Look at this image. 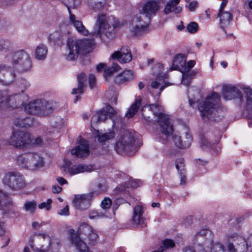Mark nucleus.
Masks as SVG:
<instances>
[{
    "label": "nucleus",
    "mask_w": 252,
    "mask_h": 252,
    "mask_svg": "<svg viewBox=\"0 0 252 252\" xmlns=\"http://www.w3.org/2000/svg\"><path fill=\"white\" fill-rule=\"evenodd\" d=\"M175 146L179 149L184 150L189 148L190 144V143H175Z\"/></svg>",
    "instance_id": "obj_58"
},
{
    "label": "nucleus",
    "mask_w": 252,
    "mask_h": 252,
    "mask_svg": "<svg viewBox=\"0 0 252 252\" xmlns=\"http://www.w3.org/2000/svg\"><path fill=\"white\" fill-rule=\"evenodd\" d=\"M52 200L51 199H48L46 202H43L38 205V208L40 209H45L47 211H49L51 208V203Z\"/></svg>",
    "instance_id": "obj_51"
},
{
    "label": "nucleus",
    "mask_w": 252,
    "mask_h": 252,
    "mask_svg": "<svg viewBox=\"0 0 252 252\" xmlns=\"http://www.w3.org/2000/svg\"><path fill=\"white\" fill-rule=\"evenodd\" d=\"M120 26L119 22L113 17H106L105 14L99 13L92 35L105 42L116 37L115 29Z\"/></svg>",
    "instance_id": "obj_2"
},
{
    "label": "nucleus",
    "mask_w": 252,
    "mask_h": 252,
    "mask_svg": "<svg viewBox=\"0 0 252 252\" xmlns=\"http://www.w3.org/2000/svg\"><path fill=\"white\" fill-rule=\"evenodd\" d=\"M11 145L15 147L16 148L20 149H25L28 143H11Z\"/></svg>",
    "instance_id": "obj_62"
},
{
    "label": "nucleus",
    "mask_w": 252,
    "mask_h": 252,
    "mask_svg": "<svg viewBox=\"0 0 252 252\" xmlns=\"http://www.w3.org/2000/svg\"><path fill=\"white\" fill-rule=\"evenodd\" d=\"M29 156L27 155L19 156L16 158L17 164L21 167L28 169L30 166Z\"/></svg>",
    "instance_id": "obj_36"
},
{
    "label": "nucleus",
    "mask_w": 252,
    "mask_h": 252,
    "mask_svg": "<svg viewBox=\"0 0 252 252\" xmlns=\"http://www.w3.org/2000/svg\"><path fill=\"white\" fill-rule=\"evenodd\" d=\"M12 200L8 193L0 189V209L5 210L6 207L12 205ZM5 232L4 223L0 222V235H3Z\"/></svg>",
    "instance_id": "obj_12"
},
{
    "label": "nucleus",
    "mask_w": 252,
    "mask_h": 252,
    "mask_svg": "<svg viewBox=\"0 0 252 252\" xmlns=\"http://www.w3.org/2000/svg\"><path fill=\"white\" fill-rule=\"evenodd\" d=\"M210 245H211V240H206L203 244H196L193 249L190 247H186L184 248L183 252H208L210 250Z\"/></svg>",
    "instance_id": "obj_24"
},
{
    "label": "nucleus",
    "mask_w": 252,
    "mask_h": 252,
    "mask_svg": "<svg viewBox=\"0 0 252 252\" xmlns=\"http://www.w3.org/2000/svg\"><path fill=\"white\" fill-rule=\"evenodd\" d=\"M93 135L94 138H97L98 142H106L112 140L114 138L115 132L113 130L102 132L99 130L94 129Z\"/></svg>",
    "instance_id": "obj_19"
},
{
    "label": "nucleus",
    "mask_w": 252,
    "mask_h": 252,
    "mask_svg": "<svg viewBox=\"0 0 252 252\" xmlns=\"http://www.w3.org/2000/svg\"><path fill=\"white\" fill-rule=\"evenodd\" d=\"M142 144V143H126V155H133L141 146Z\"/></svg>",
    "instance_id": "obj_34"
},
{
    "label": "nucleus",
    "mask_w": 252,
    "mask_h": 252,
    "mask_svg": "<svg viewBox=\"0 0 252 252\" xmlns=\"http://www.w3.org/2000/svg\"><path fill=\"white\" fill-rule=\"evenodd\" d=\"M216 143H200L199 147L203 150L211 151L212 146L215 145ZM215 145H216L215 144Z\"/></svg>",
    "instance_id": "obj_56"
},
{
    "label": "nucleus",
    "mask_w": 252,
    "mask_h": 252,
    "mask_svg": "<svg viewBox=\"0 0 252 252\" xmlns=\"http://www.w3.org/2000/svg\"><path fill=\"white\" fill-rule=\"evenodd\" d=\"M72 155L78 157H85L90 153L88 143H80V144L71 151Z\"/></svg>",
    "instance_id": "obj_23"
},
{
    "label": "nucleus",
    "mask_w": 252,
    "mask_h": 252,
    "mask_svg": "<svg viewBox=\"0 0 252 252\" xmlns=\"http://www.w3.org/2000/svg\"><path fill=\"white\" fill-rule=\"evenodd\" d=\"M163 108L158 103L152 104L149 106H145L141 109L143 121L146 125L150 124L152 119L150 116L153 114L157 117L156 121L160 126L161 132L167 138L172 135L173 132V125L170 122L169 117L162 113Z\"/></svg>",
    "instance_id": "obj_1"
},
{
    "label": "nucleus",
    "mask_w": 252,
    "mask_h": 252,
    "mask_svg": "<svg viewBox=\"0 0 252 252\" xmlns=\"http://www.w3.org/2000/svg\"><path fill=\"white\" fill-rule=\"evenodd\" d=\"M222 95L225 100H231L242 96L240 90L237 87L231 85L223 87Z\"/></svg>",
    "instance_id": "obj_16"
},
{
    "label": "nucleus",
    "mask_w": 252,
    "mask_h": 252,
    "mask_svg": "<svg viewBox=\"0 0 252 252\" xmlns=\"http://www.w3.org/2000/svg\"><path fill=\"white\" fill-rule=\"evenodd\" d=\"M126 143H115L114 148L117 153L126 155Z\"/></svg>",
    "instance_id": "obj_48"
},
{
    "label": "nucleus",
    "mask_w": 252,
    "mask_h": 252,
    "mask_svg": "<svg viewBox=\"0 0 252 252\" xmlns=\"http://www.w3.org/2000/svg\"><path fill=\"white\" fill-rule=\"evenodd\" d=\"M46 104V100L37 99L32 101V115L44 116V105Z\"/></svg>",
    "instance_id": "obj_25"
},
{
    "label": "nucleus",
    "mask_w": 252,
    "mask_h": 252,
    "mask_svg": "<svg viewBox=\"0 0 252 252\" xmlns=\"http://www.w3.org/2000/svg\"><path fill=\"white\" fill-rule=\"evenodd\" d=\"M15 126L20 127H29L32 125V118L30 116L27 117L25 119H17L14 122Z\"/></svg>",
    "instance_id": "obj_38"
},
{
    "label": "nucleus",
    "mask_w": 252,
    "mask_h": 252,
    "mask_svg": "<svg viewBox=\"0 0 252 252\" xmlns=\"http://www.w3.org/2000/svg\"><path fill=\"white\" fill-rule=\"evenodd\" d=\"M78 231L80 234H84L88 235V240L92 245H94L98 239V235L96 232L86 223L83 222L80 224Z\"/></svg>",
    "instance_id": "obj_11"
},
{
    "label": "nucleus",
    "mask_w": 252,
    "mask_h": 252,
    "mask_svg": "<svg viewBox=\"0 0 252 252\" xmlns=\"http://www.w3.org/2000/svg\"><path fill=\"white\" fill-rule=\"evenodd\" d=\"M180 176V185H184L186 183V171L181 172L179 173Z\"/></svg>",
    "instance_id": "obj_61"
},
{
    "label": "nucleus",
    "mask_w": 252,
    "mask_h": 252,
    "mask_svg": "<svg viewBox=\"0 0 252 252\" xmlns=\"http://www.w3.org/2000/svg\"><path fill=\"white\" fill-rule=\"evenodd\" d=\"M175 167L179 173L186 171L184 159L181 158L177 159L175 161Z\"/></svg>",
    "instance_id": "obj_46"
},
{
    "label": "nucleus",
    "mask_w": 252,
    "mask_h": 252,
    "mask_svg": "<svg viewBox=\"0 0 252 252\" xmlns=\"http://www.w3.org/2000/svg\"><path fill=\"white\" fill-rule=\"evenodd\" d=\"M58 106V103L55 101L46 100V104L44 105L43 107L44 116L52 113Z\"/></svg>",
    "instance_id": "obj_41"
},
{
    "label": "nucleus",
    "mask_w": 252,
    "mask_h": 252,
    "mask_svg": "<svg viewBox=\"0 0 252 252\" xmlns=\"http://www.w3.org/2000/svg\"><path fill=\"white\" fill-rule=\"evenodd\" d=\"M112 204V201L110 199L108 198H105L101 202V206L103 212L108 211V209H109Z\"/></svg>",
    "instance_id": "obj_49"
},
{
    "label": "nucleus",
    "mask_w": 252,
    "mask_h": 252,
    "mask_svg": "<svg viewBox=\"0 0 252 252\" xmlns=\"http://www.w3.org/2000/svg\"><path fill=\"white\" fill-rule=\"evenodd\" d=\"M143 210L142 206L138 205L133 208L132 222L138 227L143 228L146 226L145 219L143 217Z\"/></svg>",
    "instance_id": "obj_14"
},
{
    "label": "nucleus",
    "mask_w": 252,
    "mask_h": 252,
    "mask_svg": "<svg viewBox=\"0 0 252 252\" xmlns=\"http://www.w3.org/2000/svg\"><path fill=\"white\" fill-rule=\"evenodd\" d=\"M220 96L218 93H213L205 100L199 102L198 109L202 118L211 121H217Z\"/></svg>",
    "instance_id": "obj_3"
},
{
    "label": "nucleus",
    "mask_w": 252,
    "mask_h": 252,
    "mask_svg": "<svg viewBox=\"0 0 252 252\" xmlns=\"http://www.w3.org/2000/svg\"><path fill=\"white\" fill-rule=\"evenodd\" d=\"M118 93L114 89H112L107 91L105 93V96L111 103H117Z\"/></svg>",
    "instance_id": "obj_43"
},
{
    "label": "nucleus",
    "mask_w": 252,
    "mask_h": 252,
    "mask_svg": "<svg viewBox=\"0 0 252 252\" xmlns=\"http://www.w3.org/2000/svg\"><path fill=\"white\" fill-rule=\"evenodd\" d=\"M9 67L4 64L0 65V82L7 85L12 82L15 78L14 74L9 72Z\"/></svg>",
    "instance_id": "obj_17"
},
{
    "label": "nucleus",
    "mask_w": 252,
    "mask_h": 252,
    "mask_svg": "<svg viewBox=\"0 0 252 252\" xmlns=\"http://www.w3.org/2000/svg\"><path fill=\"white\" fill-rule=\"evenodd\" d=\"M32 171H38L44 166L43 158L37 153L32 154Z\"/></svg>",
    "instance_id": "obj_31"
},
{
    "label": "nucleus",
    "mask_w": 252,
    "mask_h": 252,
    "mask_svg": "<svg viewBox=\"0 0 252 252\" xmlns=\"http://www.w3.org/2000/svg\"><path fill=\"white\" fill-rule=\"evenodd\" d=\"M48 49L46 46L40 44L35 50V58L39 61H43L46 57Z\"/></svg>",
    "instance_id": "obj_33"
},
{
    "label": "nucleus",
    "mask_w": 252,
    "mask_h": 252,
    "mask_svg": "<svg viewBox=\"0 0 252 252\" xmlns=\"http://www.w3.org/2000/svg\"><path fill=\"white\" fill-rule=\"evenodd\" d=\"M151 18L145 14L140 9L132 19L130 23V29L132 32L136 34L144 32L151 22Z\"/></svg>",
    "instance_id": "obj_8"
},
{
    "label": "nucleus",
    "mask_w": 252,
    "mask_h": 252,
    "mask_svg": "<svg viewBox=\"0 0 252 252\" xmlns=\"http://www.w3.org/2000/svg\"><path fill=\"white\" fill-rule=\"evenodd\" d=\"M182 73V83L186 86H189L191 81L194 78L196 72L194 70L183 69L181 71Z\"/></svg>",
    "instance_id": "obj_29"
},
{
    "label": "nucleus",
    "mask_w": 252,
    "mask_h": 252,
    "mask_svg": "<svg viewBox=\"0 0 252 252\" xmlns=\"http://www.w3.org/2000/svg\"><path fill=\"white\" fill-rule=\"evenodd\" d=\"M126 137H128V142H136V141H139L140 139L139 138V136L136 133H132V132H126L125 137L123 138V140H122L121 142H126Z\"/></svg>",
    "instance_id": "obj_45"
},
{
    "label": "nucleus",
    "mask_w": 252,
    "mask_h": 252,
    "mask_svg": "<svg viewBox=\"0 0 252 252\" xmlns=\"http://www.w3.org/2000/svg\"><path fill=\"white\" fill-rule=\"evenodd\" d=\"M141 104V98L139 96L129 108L125 116L127 118H132L138 111Z\"/></svg>",
    "instance_id": "obj_32"
},
{
    "label": "nucleus",
    "mask_w": 252,
    "mask_h": 252,
    "mask_svg": "<svg viewBox=\"0 0 252 252\" xmlns=\"http://www.w3.org/2000/svg\"><path fill=\"white\" fill-rule=\"evenodd\" d=\"M75 2L76 0H64L63 1V4L67 7L69 14L70 12H71L70 8H75L76 6Z\"/></svg>",
    "instance_id": "obj_55"
},
{
    "label": "nucleus",
    "mask_w": 252,
    "mask_h": 252,
    "mask_svg": "<svg viewBox=\"0 0 252 252\" xmlns=\"http://www.w3.org/2000/svg\"><path fill=\"white\" fill-rule=\"evenodd\" d=\"M10 42L5 40H0V52H6L9 50Z\"/></svg>",
    "instance_id": "obj_54"
},
{
    "label": "nucleus",
    "mask_w": 252,
    "mask_h": 252,
    "mask_svg": "<svg viewBox=\"0 0 252 252\" xmlns=\"http://www.w3.org/2000/svg\"><path fill=\"white\" fill-rule=\"evenodd\" d=\"M244 91L246 94V108L248 111L252 113V89L246 87L244 88Z\"/></svg>",
    "instance_id": "obj_37"
},
{
    "label": "nucleus",
    "mask_w": 252,
    "mask_h": 252,
    "mask_svg": "<svg viewBox=\"0 0 252 252\" xmlns=\"http://www.w3.org/2000/svg\"><path fill=\"white\" fill-rule=\"evenodd\" d=\"M96 78L94 74H90L89 77V85L91 88H93L95 85Z\"/></svg>",
    "instance_id": "obj_60"
},
{
    "label": "nucleus",
    "mask_w": 252,
    "mask_h": 252,
    "mask_svg": "<svg viewBox=\"0 0 252 252\" xmlns=\"http://www.w3.org/2000/svg\"><path fill=\"white\" fill-rule=\"evenodd\" d=\"M218 17L220 18V27L226 33L225 29L228 28L233 20L232 14L228 11L219 12Z\"/></svg>",
    "instance_id": "obj_21"
},
{
    "label": "nucleus",
    "mask_w": 252,
    "mask_h": 252,
    "mask_svg": "<svg viewBox=\"0 0 252 252\" xmlns=\"http://www.w3.org/2000/svg\"><path fill=\"white\" fill-rule=\"evenodd\" d=\"M210 250L211 252H224V247L220 243L213 244L211 241V245H210Z\"/></svg>",
    "instance_id": "obj_47"
},
{
    "label": "nucleus",
    "mask_w": 252,
    "mask_h": 252,
    "mask_svg": "<svg viewBox=\"0 0 252 252\" xmlns=\"http://www.w3.org/2000/svg\"><path fill=\"white\" fill-rule=\"evenodd\" d=\"M58 214L61 216H68L69 215V206L67 205L65 207L61 209Z\"/></svg>",
    "instance_id": "obj_59"
},
{
    "label": "nucleus",
    "mask_w": 252,
    "mask_h": 252,
    "mask_svg": "<svg viewBox=\"0 0 252 252\" xmlns=\"http://www.w3.org/2000/svg\"><path fill=\"white\" fill-rule=\"evenodd\" d=\"M165 81L158 77L156 80L152 81L151 84V88L149 89L150 93L155 97L157 99L159 98L161 92L167 87Z\"/></svg>",
    "instance_id": "obj_15"
},
{
    "label": "nucleus",
    "mask_w": 252,
    "mask_h": 252,
    "mask_svg": "<svg viewBox=\"0 0 252 252\" xmlns=\"http://www.w3.org/2000/svg\"><path fill=\"white\" fill-rule=\"evenodd\" d=\"M30 140V134L22 130L15 131L11 137V142H29Z\"/></svg>",
    "instance_id": "obj_27"
},
{
    "label": "nucleus",
    "mask_w": 252,
    "mask_h": 252,
    "mask_svg": "<svg viewBox=\"0 0 252 252\" xmlns=\"http://www.w3.org/2000/svg\"><path fill=\"white\" fill-rule=\"evenodd\" d=\"M92 194L75 195L73 200L74 206L80 210L88 209L91 204Z\"/></svg>",
    "instance_id": "obj_10"
},
{
    "label": "nucleus",
    "mask_w": 252,
    "mask_h": 252,
    "mask_svg": "<svg viewBox=\"0 0 252 252\" xmlns=\"http://www.w3.org/2000/svg\"><path fill=\"white\" fill-rule=\"evenodd\" d=\"M113 60H117L120 63H127L132 60L130 50L127 47H122L119 50L114 52L111 56Z\"/></svg>",
    "instance_id": "obj_9"
},
{
    "label": "nucleus",
    "mask_w": 252,
    "mask_h": 252,
    "mask_svg": "<svg viewBox=\"0 0 252 252\" xmlns=\"http://www.w3.org/2000/svg\"><path fill=\"white\" fill-rule=\"evenodd\" d=\"M115 119L121 120L118 117V112L110 105H106L93 116L91 126H96L102 123H107L110 121L112 123V128L114 129L117 124Z\"/></svg>",
    "instance_id": "obj_5"
},
{
    "label": "nucleus",
    "mask_w": 252,
    "mask_h": 252,
    "mask_svg": "<svg viewBox=\"0 0 252 252\" xmlns=\"http://www.w3.org/2000/svg\"><path fill=\"white\" fill-rule=\"evenodd\" d=\"M120 66L117 63H113L111 66H107L105 68L103 76L106 80H108L109 78L115 72L118 71Z\"/></svg>",
    "instance_id": "obj_35"
},
{
    "label": "nucleus",
    "mask_w": 252,
    "mask_h": 252,
    "mask_svg": "<svg viewBox=\"0 0 252 252\" xmlns=\"http://www.w3.org/2000/svg\"><path fill=\"white\" fill-rule=\"evenodd\" d=\"M104 5V0L94 2H90L89 3V6L90 7L95 11L101 9Z\"/></svg>",
    "instance_id": "obj_50"
},
{
    "label": "nucleus",
    "mask_w": 252,
    "mask_h": 252,
    "mask_svg": "<svg viewBox=\"0 0 252 252\" xmlns=\"http://www.w3.org/2000/svg\"><path fill=\"white\" fill-rule=\"evenodd\" d=\"M180 0H170L169 1L165 6L164 12L165 14H169L171 12H174L176 14L179 13L182 10V8L177 6Z\"/></svg>",
    "instance_id": "obj_28"
},
{
    "label": "nucleus",
    "mask_w": 252,
    "mask_h": 252,
    "mask_svg": "<svg viewBox=\"0 0 252 252\" xmlns=\"http://www.w3.org/2000/svg\"><path fill=\"white\" fill-rule=\"evenodd\" d=\"M10 98L5 93L0 92V107L7 108L9 107Z\"/></svg>",
    "instance_id": "obj_44"
},
{
    "label": "nucleus",
    "mask_w": 252,
    "mask_h": 252,
    "mask_svg": "<svg viewBox=\"0 0 252 252\" xmlns=\"http://www.w3.org/2000/svg\"><path fill=\"white\" fill-rule=\"evenodd\" d=\"M51 124L54 127L58 129L62 128L64 124L63 119L60 116H53L51 119Z\"/></svg>",
    "instance_id": "obj_40"
},
{
    "label": "nucleus",
    "mask_w": 252,
    "mask_h": 252,
    "mask_svg": "<svg viewBox=\"0 0 252 252\" xmlns=\"http://www.w3.org/2000/svg\"><path fill=\"white\" fill-rule=\"evenodd\" d=\"M162 244L163 246H160L158 250L153 252H164L165 250L173 248L175 246L174 242L171 239L165 240Z\"/></svg>",
    "instance_id": "obj_42"
},
{
    "label": "nucleus",
    "mask_w": 252,
    "mask_h": 252,
    "mask_svg": "<svg viewBox=\"0 0 252 252\" xmlns=\"http://www.w3.org/2000/svg\"><path fill=\"white\" fill-rule=\"evenodd\" d=\"M2 182L13 190H20L27 186L24 176L18 172L6 173L2 179Z\"/></svg>",
    "instance_id": "obj_7"
},
{
    "label": "nucleus",
    "mask_w": 252,
    "mask_h": 252,
    "mask_svg": "<svg viewBox=\"0 0 252 252\" xmlns=\"http://www.w3.org/2000/svg\"><path fill=\"white\" fill-rule=\"evenodd\" d=\"M198 24L194 22H190L188 24L187 28L188 31L192 33L196 32L198 30Z\"/></svg>",
    "instance_id": "obj_52"
},
{
    "label": "nucleus",
    "mask_w": 252,
    "mask_h": 252,
    "mask_svg": "<svg viewBox=\"0 0 252 252\" xmlns=\"http://www.w3.org/2000/svg\"><path fill=\"white\" fill-rule=\"evenodd\" d=\"M69 18L70 24L73 25L79 33L83 35L88 34V31L86 29L81 21L76 19L75 15L70 12Z\"/></svg>",
    "instance_id": "obj_22"
},
{
    "label": "nucleus",
    "mask_w": 252,
    "mask_h": 252,
    "mask_svg": "<svg viewBox=\"0 0 252 252\" xmlns=\"http://www.w3.org/2000/svg\"><path fill=\"white\" fill-rule=\"evenodd\" d=\"M94 44V39L84 38L82 40L69 38L67 42V47L69 53L66 59L68 61L76 60L79 54L89 53L92 46Z\"/></svg>",
    "instance_id": "obj_4"
},
{
    "label": "nucleus",
    "mask_w": 252,
    "mask_h": 252,
    "mask_svg": "<svg viewBox=\"0 0 252 252\" xmlns=\"http://www.w3.org/2000/svg\"><path fill=\"white\" fill-rule=\"evenodd\" d=\"M59 134L57 130H54L52 132L49 131L48 133V141L56 140L59 137Z\"/></svg>",
    "instance_id": "obj_57"
},
{
    "label": "nucleus",
    "mask_w": 252,
    "mask_h": 252,
    "mask_svg": "<svg viewBox=\"0 0 252 252\" xmlns=\"http://www.w3.org/2000/svg\"><path fill=\"white\" fill-rule=\"evenodd\" d=\"M92 169L93 167L91 165L79 164L69 166L67 170L70 175H74L85 172H91Z\"/></svg>",
    "instance_id": "obj_20"
},
{
    "label": "nucleus",
    "mask_w": 252,
    "mask_h": 252,
    "mask_svg": "<svg viewBox=\"0 0 252 252\" xmlns=\"http://www.w3.org/2000/svg\"><path fill=\"white\" fill-rule=\"evenodd\" d=\"M133 78V71L130 70H125L115 77V82L118 84H122L132 80Z\"/></svg>",
    "instance_id": "obj_26"
},
{
    "label": "nucleus",
    "mask_w": 252,
    "mask_h": 252,
    "mask_svg": "<svg viewBox=\"0 0 252 252\" xmlns=\"http://www.w3.org/2000/svg\"><path fill=\"white\" fill-rule=\"evenodd\" d=\"M187 62L186 56L182 53L176 54L173 58L172 65L171 67L172 70H178L180 72L186 69Z\"/></svg>",
    "instance_id": "obj_18"
},
{
    "label": "nucleus",
    "mask_w": 252,
    "mask_h": 252,
    "mask_svg": "<svg viewBox=\"0 0 252 252\" xmlns=\"http://www.w3.org/2000/svg\"><path fill=\"white\" fill-rule=\"evenodd\" d=\"M32 237H34V238L32 239V242L38 238L42 240L47 239L49 241H50V237L48 235H46L45 233H43L34 232V234L32 235Z\"/></svg>",
    "instance_id": "obj_53"
},
{
    "label": "nucleus",
    "mask_w": 252,
    "mask_h": 252,
    "mask_svg": "<svg viewBox=\"0 0 252 252\" xmlns=\"http://www.w3.org/2000/svg\"><path fill=\"white\" fill-rule=\"evenodd\" d=\"M227 249L229 252H247L250 251L248 237L244 238L240 234L233 233L226 237Z\"/></svg>",
    "instance_id": "obj_6"
},
{
    "label": "nucleus",
    "mask_w": 252,
    "mask_h": 252,
    "mask_svg": "<svg viewBox=\"0 0 252 252\" xmlns=\"http://www.w3.org/2000/svg\"><path fill=\"white\" fill-rule=\"evenodd\" d=\"M195 64V62L193 60H190L186 63V70H191V69L194 66Z\"/></svg>",
    "instance_id": "obj_63"
},
{
    "label": "nucleus",
    "mask_w": 252,
    "mask_h": 252,
    "mask_svg": "<svg viewBox=\"0 0 252 252\" xmlns=\"http://www.w3.org/2000/svg\"><path fill=\"white\" fill-rule=\"evenodd\" d=\"M111 214L107 211L103 212V211H94L93 210L89 213V218L91 219H97L99 218H108L110 217Z\"/></svg>",
    "instance_id": "obj_39"
},
{
    "label": "nucleus",
    "mask_w": 252,
    "mask_h": 252,
    "mask_svg": "<svg viewBox=\"0 0 252 252\" xmlns=\"http://www.w3.org/2000/svg\"><path fill=\"white\" fill-rule=\"evenodd\" d=\"M160 8L159 2L155 0H149L145 3L141 9L151 18L155 16Z\"/></svg>",
    "instance_id": "obj_13"
},
{
    "label": "nucleus",
    "mask_w": 252,
    "mask_h": 252,
    "mask_svg": "<svg viewBox=\"0 0 252 252\" xmlns=\"http://www.w3.org/2000/svg\"><path fill=\"white\" fill-rule=\"evenodd\" d=\"M208 233H209V230L207 229H203L201 230L199 232H198L195 235V237H198L199 236H205Z\"/></svg>",
    "instance_id": "obj_64"
},
{
    "label": "nucleus",
    "mask_w": 252,
    "mask_h": 252,
    "mask_svg": "<svg viewBox=\"0 0 252 252\" xmlns=\"http://www.w3.org/2000/svg\"><path fill=\"white\" fill-rule=\"evenodd\" d=\"M87 76L84 73H82L77 76L78 88H74L71 94H82L84 92V83L86 81Z\"/></svg>",
    "instance_id": "obj_30"
}]
</instances>
